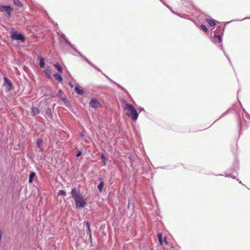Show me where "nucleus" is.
<instances>
[{"label":"nucleus","instance_id":"f257e3e1","mask_svg":"<svg viewBox=\"0 0 250 250\" xmlns=\"http://www.w3.org/2000/svg\"><path fill=\"white\" fill-rule=\"evenodd\" d=\"M122 105L125 114L133 121H136L139 114L133 105L128 103L125 100H121Z\"/></svg>","mask_w":250,"mask_h":250},{"label":"nucleus","instance_id":"f03ea898","mask_svg":"<svg viewBox=\"0 0 250 250\" xmlns=\"http://www.w3.org/2000/svg\"><path fill=\"white\" fill-rule=\"evenodd\" d=\"M74 199L76 208H83L86 205V201L82 195L76 197Z\"/></svg>","mask_w":250,"mask_h":250},{"label":"nucleus","instance_id":"7ed1b4c3","mask_svg":"<svg viewBox=\"0 0 250 250\" xmlns=\"http://www.w3.org/2000/svg\"><path fill=\"white\" fill-rule=\"evenodd\" d=\"M13 8L10 6L0 5V12L5 11L7 13L8 17L11 16V12Z\"/></svg>","mask_w":250,"mask_h":250},{"label":"nucleus","instance_id":"20e7f679","mask_svg":"<svg viewBox=\"0 0 250 250\" xmlns=\"http://www.w3.org/2000/svg\"><path fill=\"white\" fill-rule=\"evenodd\" d=\"M89 106L94 108H98L101 107V104L96 99H92L89 103Z\"/></svg>","mask_w":250,"mask_h":250},{"label":"nucleus","instance_id":"39448f33","mask_svg":"<svg viewBox=\"0 0 250 250\" xmlns=\"http://www.w3.org/2000/svg\"><path fill=\"white\" fill-rule=\"evenodd\" d=\"M11 38L13 40H20L22 42L25 41L24 37L20 33H15L12 35Z\"/></svg>","mask_w":250,"mask_h":250},{"label":"nucleus","instance_id":"423d86ee","mask_svg":"<svg viewBox=\"0 0 250 250\" xmlns=\"http://www.w3.org/2000/svg\"><path fill=\"white\" fill-rule=\"evenodd\" d=\"M4 84L7 91H10L12 87V83L11 81L6 77L4 78Z\"/></svg>","mask_w":250,"mask_h":250},{"label":"nucleus","instance_id":"0eeeda50","mask_svg":"<svg viewBox=\"0 0 250 250\" xmlns=\"http://www.w3.org/2000/svg\"><path fill=\"white\" fill-rule=\"evenodd\" d=\"M157 237L159 239V243L160 245H163L164 244L167 245V238L166 237L164 238V239L162 238V235L161 233H159L157 234Z\"/></svg>","mask_w":250,"mask_h":250},{"label":"nucleus","instance_id":"6e6552de","mask_svg":"<svg viewBox=\"0 0 250 250\" xmlns=\"http://www.w3.org/2000/svg\"><path fill=\"white\" fill-rule=\"evenodd\" d=\"M44 72L45 75L47 76V77L51 79V71L49 66L45 67L44 69Z\"/></svg>","mask_w":250,"mask_h":250},{"label":"nucleus","instance_id":"1a4fd4ad","mask_svg":"<svg viewBox=\"0 0 250 250\" xmlns=\"http://www.w3.org/2000/svg\"><path fill=\"white\" fill-rule=\"evenodd\" d=\"M222 41V37L221 35H215L214 36L212 42L215 43H220Z\"/></svg>","mask_w":250,"mask_h":250},{"label":"nucleus","instance_id":"9d476101","mask_svg":"<svg viewBox=\"0 0 250 250\" xmlns=\"http://www.w3.org/2000/svg\"><path fill=\"white\" fill-rule=\"evenodd\" d=\"M71 194H72V196L73 197V198L74 199L75 198H76V197H78L79 196H80V195H81L80 193H77V191H76V189L75 188H73L72 190H71Z\"/></svg>","mask_w":250,"mask_h":250},{"label":"nucleus","instance_id":"9b49d317","mask_svg":"<svg viewBox=\"0 0 250 250\" xmlns=\"http://www.w3.org/2000/svg\"><path fill=\"white\" fill-rule=\"evenodd\" d=\"M54 78L57 80L59 83H62V76L58 74V73H56L53 75Z\"/></svg>","mask_w":250,"mask_h":250},{"label":"nucleus","instance_id":"f8f14e48","mask_svg":"<svg viewBox=\"0 0 250 250\" xmlns=\"http://www.w3.org/2000/svg\"><path fill=\"white\" fill-rule=\"evenodd\" d=\"M205 21L207 22V23L210 26H214L216 24V23L215 22V21L214 20H210V19H206Z\"/></svg>","mask_w":250,"mask_h":250},{"label":"nucleus","instance_id":"ddd939ff","mask_svg":"<svg viewBox=\"0 0 250 250\" xmlns=\"http://www.w3.org/2000/svg\"><path fill=\"white\" fill-rule=\"evenodd\" d=\"M85 224L86 225V228L87 229V234H89V237L91 238L92 235H91V230H90V223L86 221L85 222Z\"/></svg>","mask_w":250,"mask_h":250},{"label":"nucleus","instance_id":"4468645a","mask_svg":"<svg viewBox=\"0 0 250 250\" xmlns=\"http://www.w3.org/2000/svg\"><path fill=\"white\" fill-rule=\"evenodd\" d=\"M36 176V173L34 172H32L29 175V183H31L33 182V179Z\"/></svg>","mask_w":250,"mask_h":250},{"label":"nucleus","instance_id":"2eb2a0df","mask_svg":"<svg viewBox=\"0 0 250 250\" xmlns=\"http://www.w3.org/2000/svg\"><path fill=\"white\" fill-rule=\"evenodd\" d=\"M54 66H55V68H56L57 70L60 73H62V67L58 63H55L54 64Z\"/></svg>","mask_w":250,"mask_h":250},{"label":"nucleus","instance_id":"dca6fc26","mask_svg":"<svg viewBox=\"0 0 250 250\" xmlns=\"http://www.w3.org/2000/svg\"><path fill=\"white\" fill-rule=\"evenodd\" d=\"M75 92L80 95H83L84 92L82 89H81L79 87L76 86L75 88Z\"/></svg>","mask_w":250,"mask_h":250},{"label":"nucleus","instance_id":"f3484780","mask_svg":"<svg viewBox=\"0 0 250 250\" xmlns=\"http://www.w3.org/2000/svg\"><path fill=\"white\" fill-rule=\"evenodd\" d=\"M45 115L48 117L51 118L52 117L51 110L50 108H47L45 111Z\"/></svg>","mask_w":250,"mask_h":250},{"label":"nucleus","instance_id":"a211bd4d","mask_svg":"<svg viewBox=\"0 0 250 250\" xmlns=\"http://www.w3.org/2000/svg\"><path fill=\"white\" fill-rule=\"evenodd\" d=\"M40 65L41 68H43L45 66L44 60L42 57H40Z\"/></svg>","mask_w":250,"mask_h":250},{"label":"nucleus","instance_id":"6ab92c4d","mask_svg":"<svg viewBox=\"0 0 250 250\" xmlns=\"http://www.w3.org/2000/svg\"><path fill=\"white\" fill-rule=\"evenodd\" d=\"M32 113L33 115H37L39 113V110L36 107H32Z\"/></svg>","mask_w":250,"mask_h":250},{"label":"nucleus","instance_id":"aec40b11","mask_svg":"<svg viewBox=\"0 0 250 250\" xmlns=\"http://www.w3.org/2000/svg\"><path fill=\"white\" fill-rule=\"evenodd\" d=\"M104 185V183L101 181L100 183L98 185V188L100 192H102Z\"/></svg>","mask_w":250,"mask_h":250},{"label":"nucleus","instance_id":"412c9836","mask_svg":"<svg viewBox=\"0 0 250 250\" xmlns=\"http://www.w3.org/2000/svg\"><path fill=\"white\" fill-rule=\"evenodd\" d=\"M13 2L16 5H17L20 7H23V4L19 0H13Z\"/></svg>","mask_w":250,"mask_h":250},{"label":"nucleus","instance_id":"4be33fe9","mask_svg":"<svg viewBox=\"0 0 250 250\" xmlns=\"http://www.w3.org/2000/svg\"><path fill=\"white\" fill-rule=\"evenodd\" d=\"M200 29H202L203 31H204L205 32H207L208 31V28H207V27L205 25H203V24H202L200 26Z\"/></svg>","mask_w":250,"mask_h":250},{"label":"nucleus","instance_id":"5701e85b","mask_svg":"<svg viewBox=\"0 0 250 250\" xmlns=\"http://www.w3.org/2000/svg\"><path fill=\"white\" fill-rule=\"evenodd\" d=\"M58 195H62L65 196L66 195V192L64 190H60L58 193Z\"/></svg>","mask_w":250,"mask_h":250},{"label":"nucleus","instance_id":"b1692460","mask_svg":"<svg viewBox=\"0 0 250 250\" xmlns=\"http://www.w3.org/2000/svg\"><path fill=\"white\" fill-rule=\"evenodd\" d=\"M42 144V140L41 139H38L37 141V145L40 148H41Z\"/></svg>","mask_w":250,"mask_h":250},{"label":"nucleus","instance_id":"393cba45","mask_svg":"<svg viewBox=\"0 0 250 250\" xmlns=\"http://www.w3.org/2000/svg\"><path fill=\"white\" fill-rule=\"evenodd\" d=\"M101 159H102V160H103L104 165V166H105V165H106V163H105V157H104V154H102V156H101Z\"/></svg>","mask_w":250,"mask_h":250},{"label":"nucleus","instance_id":"a878e982","mask_svg":"<svg viewBox=\"0 0 250 250\" xmlns=\"http://www.w3.org/2000/svg\"><path fill=\"white\" fill-rule=\"evenodd\" d=\"M81 154H82V152H81V151H79V152L77 153V154H76V157H80V156L81 155Z\"/></svg>","mask_w":250,"mask_h":250}]
</instances>
